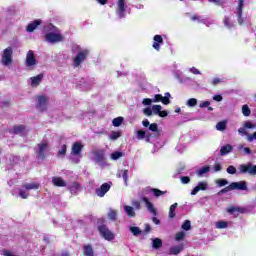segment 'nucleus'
<instances>
[{
  "instance_id": "f257e3e1",
  "label": "nucleus",
  "mask_w": 256,
  "mask_h": 256,
  "mask_svg": "<svg viewBox=\"0 0 256 256\" xmlns=\"http://www.w3.org/2000/svg\"><path fill=\"white\" fill-rule=\"evenodd\" d=\"M44 31H50L47 32L45 35V40L47 43H61L63 41V36L59 33H55L57 31V28L53 26V24H48L45 28Z\"/></svg>"
},
{
  "instance_id": "f03ea898",
  "label": "nucleus",
  "mask_w": 256,
  "mask_h": 256,
  "mask_svg": "<svg viewBox=\"0 0 256 256\" xmlns=\"http://www.w3.org/2000/svg\"><path fill=\"white\" fill-rule=\"evenodd\" d=\"M83 151V145L81 142H75L72 145L70 160L72 163H80L81 162V152Z\"/></svg>"
},
{
  "instance_id": "7ed1b4c3",
  "label": "nucleus",
  "mask_w": 256,
  "mask_h": 256,
  "mask_svg": "<svg viewBox=\"0 0 256 256\" xmlns=\"http://www.w3.org/2000/svg\"><path fill=\"white\" fill-rule=\"evenodd\" d=\"M0 63L3 67H11L13 65V48L7 47L2 51Z\"/></svg>"
},
{
  "instance_id": "20e7f679",
  "label": "nucleus",
  "mask_w": 256,
  "mask_h": 256,
  "mask_svg": "<svg viewBox=\"0 0 256 256\" xmlns=\"http://www.w3.org/2000/svg\"><path fill=\"white\" fill-rule=\"evenodd\" d=\"M116 5V15L118 16V19H125V17H127L126 11L128 8L127 0H117Z\"/></svg>"
},
{
  "instance_id": "39448f33",
  "label": "nucleus",
  "mask_w": 256,
  "mask_h": 256,
  "mask_svg": "<svg viewBox=\"0 0 256 256\" xmlns=\"http://www.w3.org/2000/svg\"><path fill=\"white\" fill-rule=\"evenodd\" d=\"M38 149L36 151L37 155V159H40L41 161H43V159H45L47 153H49V143L47 142H41L37 145Z\"/></svg>"
},
{
  "instance_id": "423d86ee",
  "label": "nucleus",
  "mask_w": 256,
  "mask_h": 256,
  "mask_svg": "<svg viewBox=\"0 0 256 256\" xmlns=\"http://www.w3.org/2000/svg\"><path fill=\"white\" fill-rule=\"evenodd\" d=\"M100 235L106 240V241H113L115 239V234L109 230L107 225H101L98 227Z\"/></svg>"
},
{
  "instance_id": "0eeeda50",
  "label": "nucleus",
  "mask_w": 256,
  "mask_h": 256,
  "mask_svg": "<svg viewBox=\"0 0 256 256\" xmlns=\"http://www.w3.org/2000/svg\"><path fill=\"white\" fill-rule=\"evenodd\" d=\"M238 170L241 174L256 175V165L253 163L241 164Z\"/></svg>"
},
{
  "instance_id": "6e6552de",
  "label": "nucleus",
  "mask_w": 256,
  "mask_h": 256,
  "mask_svg": "<svg viewBox=\"0 0 256 256\" xmlns=\"http://www.w3.org/2000/svg\"><path fill=\"white\" fill-rule=\"evenodd\" d=\"M87 57H89V49L80 50L74 58V67H79Z\"/></svg>"
},
{
  "instance_id": "1a4fd4ad",
  "label": "nucleus",
  "mask_w": 256,
  "mask_h": 256,
  "mask_svg": "<svg viewBox=\"0 0 256 256\" xmlns=\"http://www.w3.org/2000/svg\"><path fill=\"white\" fill-rule=\"evenodd\" d=\"M26 67H35L37 65V59L35 58V52L33 50H29L26 54V60H25Z\"/></svg>"
},
{
  "instance_id": "9d476101",
  "label": "nucleus",
  "mask_w": 256,
  "mask_h": 256,
  "mask_svg": "<svg viewBox=\"0 0 256 256\" xmlns=\"http://www.w3.org/2000/svg\"><path fill=\"white\" fill-rule=\"evenodd\" d=\"M10 133H13L14 135H19L20 137H25L27 133H29V130H27V127H25V125H15L13 126Z\"/></svg>"
},
{
  "instance_id": "9b49d317",
  "label": "nucleus",
  "mask_w": 256,
  "mask_h": 256,
  "mask_svg": "<svg viewBox=\"0 0 256 256\" xmlns=\"http://www.w3.org/2000/svg\"><path fill=\"white\" fill-rule=\"evenodd\" d=\"M94 161L101 167H105L106 165L105 154L103 153V151H99V150L94 151Z\"/></svg>"
},
{
  "instance_id": "f8f14e48",
  "label": "nucleus",
  "mask_w": 256,
  "mask_h": 256,
  "mask_svg": "<svg viewBox=\"0 0 256 256\" xmlns=\"http://www.w3.org/2000/svg\"><path fill=\"white\" fill-rule=\"evenodd\" d=\"M111 189V183H104L95 190L97 197H105V194Z\"/></svg>"
},
{
  "instance_id": "ddd939ff",
  "label": "nucleus",
  "mask_w": 256,
  "mask_h": 256,
  "mask_svg": "<svg viewBox=\"0 0 256 256\" xmlns=\"http://www.w3.org/2000/svg\"><path fill=\"white\" fill-rule=\"evenodd\" d=\"M230 189L232 191H247V182L245 181H240V182H232L230 184Z\"/></svg>"
},
{
  "instance_id": "4468645a",
  "label": "nucleus",
  "mask_w": 256,
  "mask_h": 256,
  "mask_svg": "<svg viewBox=\"0 0 256 256\" xmlns=\"http://www.w3.org/2000/svg\"><path fill=\"white\" fill-rule=\"evenodd\" d=\"M244 1L243 0H238V10H237V19H238V23L240 25H243L245 23V18H242L243 15V7H244Z\"/></svg>"
},
{
  "instance_id": "2eb2a0df",
  "label": "nucleus",
  "mask_w": 256,
  "mask_h": 256,
  "mask_svg": "<svg viewBox=\"0 0 256 256\" xmlns=\"http://www.w3.org/2000/svg\"><path fill=\"white\" fill-rule=\"evenodd\" d=\"M209 183L207 181L199 182L198 185L191 191V195H197L199 191H207Z\"/></svg>"
},
{
  "instance_id": "dca6fc26",
  "label": "nucleus",
  "mask_w": 256,
  "mask_h": 256,
  "mask_svg": "<svg viewBox=\"0 0 256 256\" xmlns=\"http://www.w3.org/2000/svg\"><path fill=\"white\" fill-rule=\"evenodd\" d=\"M41 81H43V74H38L37 76L30 77L28 83L31 85V87L35 88L41 85Z\"/></svg>"
},
{
  "instance_id": "f3484780",
  "label": "nucleus",
  "mask_w": 256,
  "mask_h": 256,
  "mask_svg": "<svg viewBox=\"0 0 256 256\" xmlns=\"http://www.w3.org/2000/svg\"><path fill=\"white\" fill-rule=\"evenodd\" d=\"M143 203L146 205V209L154 216H157V210L155 209V206H153V203L149 201L148 197H142Z\"/></svg>"
},
{
  "instance_id": "a211bd4d",
  "label": "nucleus",
  "mask_w": 256,
  "mask_h": 256,
  "mask_svg": "<svg viewBox=\"0 0 256 256\" xmlns=\"http://www.w3.org/2000/svg\"><path fill=\"white\" fill-rule=\"evenodd\" d=\"M144 193H152L154 197H161L163 195H167V191H161L157 188H146L144 189Z\"/></svg>"
},
{
  "instance_id": "6ab92c4d",
  "label": "nucleus",
  "mask_w": 256,
  "mask_h": 256,
  "mask_svg": "<svg viewBox=\"0 0 256 256\" xmlns=\"http://www.w3.org/2000/svg\"><path fill=\"white\" fill-rule=\"evenodd\" d=\"M161 45H163V37L161 35H155L154 43L152 45L153 49H155L156 51H160Z\"/></svg>"
},
{
  "instance_id": "aec40b11",
  "label": "nucleus",
  "mask_w": 256,
  "mask_h": 256,
  "mask_svg": "<svg viewBox=\"0 0 256 256\" xmlns=\"http://www.w3.org/2000/svg\"><path fill=\"white\" fill-rule=\"evenodd\" d=\"M39 25H41V20H34L33 22H31L27 25L26 31L28 33H33V31H35V29H37V27H39Z\"/></svg>"
},
{
  "instance_id": "412c9836",
  "label": "nucleus",
  "mask_w": 256,
  "mask_h": 256,
  "mask_svg": "<svg viewBox=\"0 0 256 256\" xmlns=\"http://www.w3.org/2000/svg\"><path fill=\"white\" fill-rule=\"evenodd\" d=\"M83 255L84 256H95V250L91 244H86L83 246Z\"/></svg>"
},
{
  "instance_id": "4be33fe9",
  "label": "nucleus",
  "mask_w": 256,
  "mask_h": 256,
  "mask_svg": "<svg viewBox=\"0 0 256 256\" xmlns=\"http://www.w3.org/2000/svg\"><path fill=\"white\" fill-rule=\"evenodd\" d=\"M124 213L127 215V217H137V213H135V208L130 205H125L124 206Z\"/></svg>"
},
{
  "instance_id": "5701e85b",
  "label": "nucleus",
  "mask_w": 256,
  "mask_h": 256,
  "mask_svg": "<svg viewBox=\"0 0 256 256\" xmlns=\"http://www.w3.org/2000/svg\"><path fill=\"white\" fill-rule=\"evenodd\" d=\"M71 195H77L78 191H81V185L77 182H73L68 186Z\"/></svg>"
},
{
  "instance_id": "b1692460",
  "label": "nucleus",
  "mask_w": 256,
  "mask_h": 256,
  "mask_svg": "<svg viewBox=\"0 0 256 256\" xmlns=\"http://www.w3.org/2000/svg\"><path fill=\"white\" fill-rule=\"evenodd\" d=\"M52 183L56 187H67V183L61 177H53Z\"/></svg>"
},
{
  "instance_id": "393cba45",
  "label": "nucleus",
  "mask_w": 256,
  "mask_h": 256,
  "mask_svg": "<svg viewBox=\"0 0 256 256\" xmlns=\"http://www.w3.org/2000/svg\"><path fill=\"white\" fill-rule=\"evenodd\" d=\"M117 177H122V179L124 180V184L127 187V181H129V170H120L117 173Z\"/></svg>"
},
{
  "instance_id": "a878e982",
  "label": "nucleus",
  "mask_w": 256,
  "mask_h": 256,
  "mask_svg": "<svg viewBox=\"0 0 256 256\" xmlns=\"http://www.w3.org/2000/svg\"><path fill=\"white\" fill-rule=\"evenodd\" d=\"M192 21H198V23H203V25H206V27H209L210 25H213V21L209 22L207 19H201L198 15H194L191 17Z\"/></svg>"
},
{
  "instance_id": "bb28decb",
  "label": "nucleus",
  "mask_w": 256,
  "mask_h": 256,
  "mask_svg": "<svg viewBox=\"0 0 256 256\" xmlns=\"http://www.w3.org/2000/svg\"><path fill=\"white\" fill-rule=\"evenodd\" d=\"M231 151H233V146H231V144H227L220 148V155L224 157V155H229Z\"/></svg>"
},
{
  "instance_id": "cd10ccee",
  "label": "nucleus",
  "mask_w": 256,
  "mask_h": 256,
  "mask_svg": "<svg viewBox=\"0 0 256 256\" xmlns=\"http://www.w3.org/2000/svg\"><path fill=\"white\" fill-rule=\"evenodd\" d=\"M183 251V244H180L178 246H172L169 249V255H179Z\"/></svg>"
},
{
  "instance_id": "c85d7f7f",
  "label": "nucleus",
  "mask_w": 256,
  "mask_h": 256,
  "mask_svg": "<svg viewBox=\"0 0 256 256\" xmlns=\"http://www.w3.org/2000/svg\"><path fill=\"white\" fill-rule=\"evenodd\" d=\"M47 104V97L45 96H39L37 105L41 110L43 111L45 109V105Z\"/></svg>"
},
{
  "instance_id": "c756f323",
  "label": "nucleus",
  "mask_w": 256,
  "mask_h": 256,
  "mask_svg": "<svg viewBox=\"0 0 256 256\" xmlns=\"http://www.w3.org/2000/svg\"><path fill=\"white\" fill-rule=\"evenodd\" d=\"M152 247L154 249H161V247H163V240H161L160 238L152 239Z\"/></svg>"
},
{
  "instance_id": "7c9ffc66",
  "label": "nucleus",
  "mask_w": 256,
  "mask_h": 256,
  "mask_svg": "<svg viewBox=\"0 0 256 256\" xmlns=\"http://www.w3.org/2000/svg\"><path fill=\"white\" fill-rule=\"evenodd\" d=\"M223 23L227 29H233V27H235V22H233L229 17H225Z\"/></svg>"
},
{
  "instance_id": "2f4dec72",
  "label": "nucleus",
  "mask_w": 256,
  "mask_h": 256,
  "mask_svg": "<svg viewBox=\"0 0 256 256\" xmlns=\"http://www.w3.org/2000/svg\"><path fill=\"white\" fill-rule=\"evenodd\" d=\"M129 229H130V233H132V235H134V237H139V235H141V233H143L141 231V228L137 227V226H131Z\"/></svg>"
},
{
  "instance_id": "473e14b6",
  "label": "nucleus",
  "mask_w": 256,
  "mask_h": 256,
  "mask_svg": "<svg viewBox=\"0 0 256 256\" xmlns=\"http://www.w3.org/2000/svg\"><path fill=\"white\" fill-rule=\"evenodd\" d=\"M24 189H27V191H31V189L37 190L39 189V184L37 183H26L22 186Z\"/></svg>"
},
{
  "instance_id": "72a5a7b5",
  "label": "nucleus",
  "mask_w": 256,
  "mask_h": 256,
  "mask_svg": "<svg viewBox=\"0 0 256 256\" xmlns=\"http://www.w3.org/2000/svg\"><path fill=\"white\" fill-rule=\"evenodd\" d=\"M177 206H178V204L177 203H174V204H172L171 206H170V208H169V214H168V217L170 218V219H175V210L177 209Z\"/></svg>"
},
{
  "instance_id": "f704fd0d",
  "label": "nucleus",
  "mask_w": 256,
  "mask_h": 256,
  "mask_svg": "<svg viewBox=\"0 0 256 256\" xmlns=\"http://www.w3.org/2000/svg\"><path fill=\"white\" fill-rule=\"evenodd\" d=\"M209 171H211V167L204 166V167L200 168L196 173H197L198 177H203V175H205V173H209Z\"/></svg>"
},
{
  "instance_id": "c9c22d12",
  "label": "nucleus",
  "mask_w": 256,
  "mask_h": 256,
  "mask_svg": "<svg viewBox=\"0 0 256 256\" xmlns=\"http://www.w3.org/2000/svg\"><path fill=\"white\" fill-rule=\"evenodd\" d=\"M228 213L230 215H233V213H245V209L233 206L228 209Z\"/></svg>"
},
{
  "instance_id": "e433bc0d",
  "label": "nucleus",
  "mask_w": 256,
  "mask_h": 256,
  "mask_svg": "<svg viewBox=\"0 0 256 256\" xmlns=\"http://www.w3.org/2000/svg\"><path fill=\"white\" fill-rule=\"evenodd\" d=\"M108 219H110V221H116L117 220V211L110 209L108 214H107Z\"/></svg>"
},
{
  "instance_id": "4c0bfd02",
  "label": "nucleus",
  "mask_w": 256,
  "mask_h": 256,
  "mask_svg": "<svg viewBox=\"0 0 256 256\" xmlns=\"http://www.w3.org/2000/svg\"><path fill=\"white\" fill-rule=\"evenodd\" d=\"M123 121V117L114 118L112 121L113 127H121V125H123Z\"/></svg>"
},
{
  "instance_id": "58836bf2",
  "label": "nucleus",
  "mask_w": 256,
  "mask_h": 256,
  "mask_svg": "<svg viewBox=\"0 0 256 256\" xmlns=\"http://www.w3.org/2000/svg\"><path fill=\"white\" fill-rule=\"evenodd\" d=\"M216 129L217 131H225L227 129V122L226 121H221L216 124Z\"/></svg>"
},
{
  "instance_id": "ea45409f",
  "label": "nucleus",
  "mask_w": 256,
  "mask_h": 256,
  "mask_svg": "<svg viewBox=\"0 0 256 256\" xmlns=\"http://www.w3.org/2000/svg\"><path fill=\"white\" fill-rule=\"evenodd\" d=\"M121 157H123L122 152L116 151L111 154L110 159H112V161H117V159H121Z\"/></svg>"
},
{
  "instance_id": "a19ab883",
  "label": "nucleus",
  "mask_w": 256,
  "mask_h": 256,
  "mask_svg": "<svg viewBox=\"0 0 256 256\" xmlns=\"http://www.w3.org/2000/svg\"><path fill=\"white\" fill-rule=\"evenodd\" d=\"M242 114L244 115V117H249V115H251V109L247 104L242 106Z\"/></svg>"
},
{
  "instance_id": "79ce46f5",
  "label": "nucleus",
  "mask_w": 256,
  "mask_h": 256,
  "mask_svg": "<svg viewBox=\"0 0 256 256\" xmlns=\"http://www.w3.org/2000/svg\"><path fill=\"white\" fill-rule=\"evenodd\" d=\"M67 155V145H62L61 148L58 150L59 157H65Z\"/></svg>"
},
{
  "instance_id": "37998d69",
  "label": "nucleus",
  "mask_w": 256,
  "mask_h": 256,
  "mask_svg": "<svg viewBox=\"0 0 256 256\" xmlns=\"http://www.w3.org/2000/svg\"><path fill=\"white\" fill-rule=\"evenodd\" d=\"M229 224L225 221H218L216 222V229H227Z\"/></svg>"
},
{
  "instance_id": "c03bdc74",
  "label": "nucleus",
  "mask_w": 256,
  "mask_h": 256,
  "mask_svg": "<svg viewBox=\"0 0 256 256\" xmlns=\"http://www.w3.org/2000/svg\"><path fill=\"white\" fill-rule=\"evenodd\" d=\"M131 204L135 211L141 210V202L139 200H132Z\"/></svg>"
},
{
  "instance_id": "a18cd8bd",
  "label": "nucleus",
  "mask_w": 256,
  "mask_h": 256,
  "mask_svg": "<svg viewBox=\"0 0 256 256\" xmlns=\"http://www.w3.org/2000/svg\"><path fill=\"white\" fill-rule=\"evenodd\" d=\"M136 135L139 141H143V139H145V135H147V132L143 130H138L136 131Z\"/></svg>"
},
{
  "instance_id": "49530a36",
  "label": "nucleus",
  "mask_w": 256,
  "mask_h": 256,
  "mask_svg": "<svg viewBox=\"0 0 256 256\" xmlns=\"http://www.w3.org/2000/svg\"><path fill=\"white\" fill-rule=\"evenodd\" d=\"M149 131H152V133H158L159 132V125L157 123H152L148 126Z\"/></svg>"
},
{
  "instance_id": "de8ad7c7",
  "label": "nucleus",
  "mask_w": 256,
  "mask_h": 256,
  "mask_svg": "<svg viewBox=\"0 0 256 256\" xmlns=\"http://www.w3.org/2000/svg\"><path fill=\"white\" fill-rule=\"evenodd\" d=\"M187 107H196L197 106V99L196 98H190L186 102Z\"/></svg>"
},
{
  "instance_id": "09e8293b",
  "label": "nucleus",
  "mask_w": 256,
  "mask_h": 256,
  "mask_svg": "<svg viewBox=\"0 0 256 256\" xmlns=\"http://www.w3.org/2000/svg\"><path fill=\"white\" fill-rule=\"evenodd\" d=\"M161 109H163V107H161V105H153L152 106V113L154 115H159L161 113Z\"/></svg>"
},
{
  "instance_id": "8fccbe9b",
  "label": "nucleus",
  "mask_w": 256,
  "mask_h": 256,
  "mask_svg": "<svg viewBox=\"0 0 256 256\" xmlns=\"http://www.w3.org/2000/svg\"><path fill=\"white\" fill-rule=\"evenodd\" d=\"M119 137H121V133L120 132H111L109 138L111 139V141H117V139H119Z\"/></svg>"
},
{
  "instance_id": "3c124183",
  "label": "nucleus",
  "mask_w": 256,
  "mask_h": 256,
  "mask_svg": "<svg viewBox=\"0 0 256 256\" xmlns=\"http://www.w3.org/2000/svg\"><path fill=\"white\" fill-rule=\"evenodd\" d=\"M216 184L219 187H225V185H229V181H227L225 179H218V180H216Z\"/></svg>"
},
{
  "instance_id": "603ef678",
  "label": "nucleus",
  "mask_w": 256,
  "mask_h": 256,
  "mask_svg": "<svg viewBox=\"0 0 256 256\" xmlns=\"http://www.w3.org/2000/svg\"><path fill=\"white\" fill-rule=\"evenodd\" d=\"M180 181L182 185H189V183H191V178H189V176H182Z\"/></svg>"
},
{
  "instance_id": "864d4df0",
  "label": "nucleus",
  "mask_w": 256,
  "mask_h": 256,
  "mask_svg": "<svg viewBox=\"0 0 256 256\" xmlns=\"http://www.w3.org/2000/svg\"><path fill=\"white\" fill-rule=\"evenodd\" d=\"M182 229H184V231H189V229H191V221L185 220L182 224Z\"/></svg>"
},
{
  "instance_id": "5fc2aeb1",
  "label": "nucleus",
  "mask_w": 256,
  "mask_h": 256,
  "mask_svg": "<svg viewBox=\"0 0 256 256\" xmlns=\"http://www.w3.org/2000/svg\"><path fill=\"white\" fill-rule=\"evenodd\" d=\"M227 173H229V175H235V173H237V168H235V166H228V168L226 169Z\"/></svg>"
},
{
  "instance_id": "6e6d98bb",
  "label": "nucleus",
  "mask_w": 256,
  "mask_h": 256,
  "mask_svg": "<svg viewBox=\"0 0 256 256\" xmlns=\"http://www.w3.org/2000/svg\"><path fill=\"white\" fill-rule=\"evenodd\" d=\"M175 239H176L177 241H183V239H185V232H183V231L178 232V233L176 234Z\"/></svg>"
},
{
  "instance_id": "4d7b16f0",
  "label": "nucleus",
  "mask_w": 256,
  "mask_h": 256,
  "mask_svg": "<svg viewBox=\"0 0 256 256\" xmlns=\"http://www.w3.org/2000/svg\"><path fill=\"white\" fill-rule=\"evenodd\" d=\"M143 113H144L147 117H151V115H153V109H151L150 107L144 108V109H143Z\"/></svg>"
},
{
  "instance_id": "13d9d810",
  "label": "nucleus",
  "mask_w": 256,
  "mask_h": 256,
  "mask_svg": "<svg viewBox=\"0 0 256 256\" xmlns=\"http://www.w3.org/2000/svg\"><path fill=\"white\" fill-rule=\"evenodd\" d=\"M162 99H163V95H161V94H156V95L154 96V98L152 99V101H153V103H159V101H162Z\"/></svg>"
},
{
  "instance_id": "bf43d9fd",
  "label": "nucleus",
  "mask_w": 256,
  "mask_h": 256,
  "mask_svg": "<svg viewBox=\"0 0 256 256\" xmlns=\"http://www.w3.org/2000/svg\"><path fill=\"white\" fill-rule=\"evenodd\" d=\"M19 196L22 198V199H27L29 197V193H27V191L25 190H20L19 191Z\"/></svg>"
},
{
  "instance_id": "052dcab7",
  "label": "nucleus",
  "mask_w": 256,
  "mask_h": 256,
  "mask_svg": "<svg viewBox=\"0 0 256 256\" xmlns=\"http://www.w3.org/2000/svg\"><path fill=\"white\" fill-rule=\"evenodd\" d=\"M209 105H211V102L203 101V102H200L199 107H200V109H205V108L209 107Z\"/></svg>"
},
{
  "instance_id": "680f3d73",
  "label": "nucleus",
  "mask_w": 256,
  "mask_h": 256,
  "mask_svg": "<svg viewBox=\"0 0 256 256\" xmlns=\"http://www.w3.org/2000/svg\"><path fill=\"white\" fill-rule=\"evenodd\" d=\"M151 103H154L153 102V99H151V98H145V99H143V101H142V105H151Z\"/></svg>"
},
{
  "instance_id": "e2e57ef3",
  "label": "nucleus",
  "mask_w": 256,
  "mask_h": 256,
  "mask_svg": "<svg viewBox=\"0 0 256 256\" xmlns=\"http://www.w3.org/2000/svg\"><path fill=\"white\" fill-rule=\"evenodd\" d=\"M190 73H193V75H201V71L195 67L190 68Z\"/></svg>"
},
{
  "instance_id": "0e129e2a",
  "label": "nucleus",
  "mask_w": 256,
  "mask_h": 256,
  "mask_svg": "<svg viewBox=\"0 0 256 256\" xmlns=\"http://www.w3.org/2000/svg\"><path fill=\"white\" fill-rule=\"evenodd\" d=\"M244 127L246 129H254L255 125H253L251 122H245Z\"/></svg>"
},
{
  "instance_id": "69168bd1",
  "label": "nucleus",
  "mask_w": 256,
  "mask_h": 256,
  "mask_svg": "<svg viewBox=\"0 0 256 256\" xmlns=\"http://www.w3.org/2000/svg\"><path fill=\"white\" fill-rule=\"evenodd\" d=\"M161 103H163V105H169V103H171V101H169V98H166L165 96H162V100Z\"/></svg>"
},
{
  "instance_id": "338daca9",
  "label": "nucleus",
  "mask_w": 256,
  "mask_h": 256,
  "mask_svg": "<svg viewBox=\"0 0 256 256\" xmlns=\"http://www.w3.org/2000/svg\"><path fill=\"white\" fill-rule=\"evenodd\" d=\"M221 169H223V167L221 166V164H215V165H214V171H215V173L221 171Z\"/></svg>"
},
{
  "instance_id": "774afa93",
  "label": "nucleus",
  "mask_w": 256,
  "mask_h": 256,
  "mask_svg": "<svg viewBox=\"0 0 256 256\" xmlns=\"http://www.w3.org/2000/svg\"><path fill=\"white\" fill-rule=\"evenodd\" d=\"M213 100H214V101L221 102V101H223V96H221V95H215V96H213Z\"/></svg>"
}]
</instances>
